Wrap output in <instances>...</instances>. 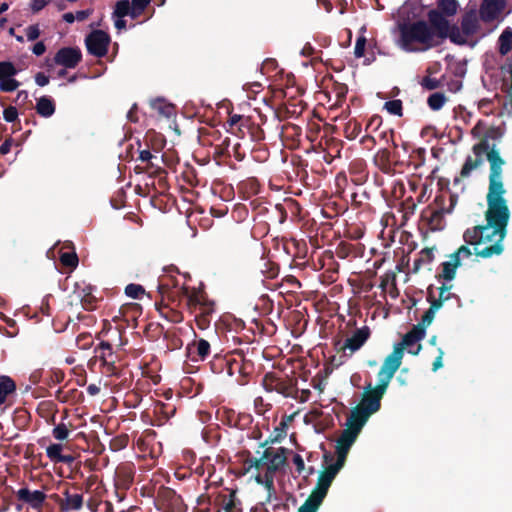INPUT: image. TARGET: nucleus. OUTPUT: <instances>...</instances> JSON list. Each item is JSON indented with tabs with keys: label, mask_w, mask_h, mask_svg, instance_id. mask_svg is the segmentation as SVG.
I'll list each match as a JSON object with an SVG mask.
<instances>
[{
	"label": "nucleus",
	"mask_w": 512,
	"mask_h": 512,
	"mask_svg": "<svg viewBox=\"0 0 512 512\" xmlns=\"http://www.w3.org/2000/svg\"><path fill=\"white\" fill-rule=\"evenodd\" d=\"M490 163L489 190L486 211L487 224L476 226L465 231L464 241L473 246L472 255L488 258L499 255L503 251L502 241L508 224L510 212L504 199L505 188L502 182V166L504 164L498 151L487 152Z\"/></svg>",
	"instance_id": "nucleus-1"
},
{
	"label": "nucleus",
	"mask_w": 512,
	"mask_h": 512,
	"mask_svg": "<svg viewBox=\"0 0 512 512\" xmlns=\"http://www.w3.org/2000/svg\"><path fill=\"white\" fill-rule=\"evenodd\" d=\"M374 414L360 404L351 410L350 416L347 419V428L341 433L336 444L337 460L326 467V469L319 475L316 488L312 491L311 495L305 503L299 508L298 512H317L319 506L324 500L331 483L334 478L344 466L347 454L351 446L356 441L362 428Z\"/></svg>",
	"instance_id": "nucleus-2"
},
{
	"label": "nucleus",
	"mask_w": 512,
	"mask_h": 512,
	"mask_svg": "<svg viewBox=\"0 0 512 512\" xmlns=\"http://www.w3.org/2000/svg\"><path fill=\"white\" fill-rule=\"evenodd\" d=\"M403 354L400 347L393 349L392 353L385 358L378 373L379 384L375 388L369 385V389L363 394L359 404L367 408L369 412L376 413L380 409L381 399L394 374L401 366Z\"/></svg>",
	"instance_id": "nucleus-3"
},
{
	"label": "nucleus",
	"mask_w": 512,
	"mask_h": 512,
	"mask_svg": "<svg viewBox=\"0 0 512 512\" xmlns=\"http://www.w3.org/2000/svg\"><path fill=\"white\" fill-rule=\"evenodd\" d=\"M399 34L398 46L406 52H424L437 46L436 34L423 20L400 25Z\"/></svg>",
	"instance_id": "nucleus-4"
},
{
	"label": "nucleus",
	"mask_w": 512,
	"mask_h": 512,
	"mask_svg": "<svg viewBox=\"0 0 512 512\" xmlns=\"http://www.w3.org/2000/svg\"><path fill=\"white\" fill-rule=\"evenodd\" d=\"M286 452L287 449L283 447L267 448L256 463L257 468H266L267 470L265 477L263 478L258 475L256 481L265 485L268 490L273 487V479L268 473L275 472L285 465L287 459Z\"/></svg>",
	"instance_id": "nucleus-5"
},
{
	"label": "nucleus",
	"mask_w": 512,
	"mask_h": 512,
	"mask_svg": "<svg viewBox=\"0 0 512 512\" xmlns=\"http://www.w3.org/2000/svg\"><path fill=\"white\" fill-rule=\"evenodd\" d=\"M17 73L18 70L12 62H0V91L14 92L19 88L20 82L15 79Z\"/></svg>",
	"instance_id": "nucleus-6"
},
{
	"label": "nucleus",
	"mask_w": 512,
	"mask_h": 512,
	"mask_svg": "<svg viewBox=\"0 0 512 512\" xmlns=\"http://www.w3.org/2000/svg\"><path fill=\"white\" fill-rule=\"evenodd\" d=\"M425 336V327L423 325H415L404 337L401 343H398L394 346L393 349L400 347L401 352L406 349L411 354H418L421 345L419 342Z\"/></svg>",
	"instance_id": "nucleus-7"
},
{
	"label": "nucleus",
	"mask_w": 512,
	"mask_h": 512,
	"mask_svg": "<svg viewBox=\"0 0 512 512\" xmlns=\"http://www.w3.org/2000/svg\"><path fill=\"white\" fill-rule=\"evenodd\" d=\"M472 256V250L463 245L454 254L450 256V259L443 263L442 276L445 280H452L455 277L456 269L462 264V261Z\"/></svg>",
	"instance_id": "nucleus-8"
},
{
	"label": "nucleus",
	"mask_w": 512,
	"mask_h": 512,
	"mask_svg": "<svg viewBox=\"0 0 512 512\" xmlns=\"http://www.w3.org/2000/svg\"><path fill=\"white\" fill-rule=\"evenodd\" d=\"M85 42L89 53L101 57L107 52L110 38L107 33L95 30L87 36Z\"/></svg>",
	"instance_id": "nucleus-9"
},
{
	"label": "nucleus",
	"mask_w": 512,
	"mask_h": 512,
	"mask_svg": "<svg viewBox=\"0 0 512 512\" xmlns=\"http://www.w3.org/2000/svg\"><path fill=\"white\" fill-rule=\"evenodd\" d=\"M428 19L430 22V27L433 29V32L436 34V44L439 45L440 42L448 37L449 33V22L447 19L441 14V12L437 10H431L428 13Z\"/></svg>",
	"instance_id": "nucleus-10"
},
{
	"label": "nucleus",
	"mask_w": 512,
	"mask_h": 512,
	"mask_svg": "<svg viewBox=\"0 0 512 512\" xmlns=\"http://www.w3.org/2000/svg\"><path fill=\"white\" fill-rule=\"evenodd\" d=\"M16 497L19 501L28 504L32 509H40L45 500L46 494L40 490H30L28 488H21L16 492Z\"/></svg>",
	"instance_id": "nucleus-11"
},
{
	"label": "nucleus",
	"mask_w": 512,
	"mask_h": 512,
	"mask_svg": "<svg viewBox=\"0 0 512 512\" xmlns=\"http://www.w3.org/2000/svg\"><path fill=\"white\" fill-rule=\"evenodd\" d=\"M81 57L82 55L79 49L62 48L56 53L54 61L58 65L71 69L78 65Z\"/></svg>",
	"instance_id": "nucleus-12"
},
{
	"label": "nucleus",
	"mask_w": 512,
	"mask_h": 512,
	"mask_svg": "<svg viewBox=\"0 0 512 512\" xmlns=\"http://www.w3.org/2000/svg\"><path fill=\"white\" fill-rule=\"evenodd\" d=\"M505 7V0H483L480 6V17L484 21L496 19Z\"/></svg>",
	"instance_id": "nucleus-13"
},
{
	"label": "nucleus",
	"mask_w": 512,
	"mask_h": 512,
	"mask_svg": "<svg viewBox=\"0 0 512 512\" xmlns=\"http://www.w3.org/2000/svg\"><path fill=\"white\" fill-rule=\"evenodd\" d=\"M370 331L368 327L357 329L350 337L345 340L343 349H349L351 353L359 350L368 340Z\"/></svg>",
	"instance_id": "nucleus-14"
},
{
	"label": "nucleus",
	"mask_w": 512,
	"mask_h": 512,
	"mask_svg": "<svg viewBox=\"0 0 512 512\" xmlns=\"http://www.w3.org/2000/svg\"><path fill=\"white\" fill-rule=\"evenodd\" d=\"M485 152V147L481 144L473 147L474 157H468L462 167L461 175L467 177L470 173L483 164L482 155Z\"/></svg>",
	"instance_id": "nucleus-15"
},
{
	"label": "nucleus",
	"mask_w": 512,
	"mask_h": 512,
	"mask_svg": "<svg viewBox=\"0 0 512 512\" xmlns=\"http://www.w3.org/2000/svg\"><path fill=\"white\" fill-rule=\"evenodd\" d=\"M188 352L193 361H203L210 353V344L200 339L188 346Z\"/></svg>",
	"instance_id": "nucleus-16"
},
{
	"label": "nucleus",
	"mask_w": 512,
	"mask_h": 512,
	"mask_svg": "<svg viewBox=\"0 0 512 512\" xmlns=\"http://www.w3.org/2000/svg\"><path fill=\"white\" fill-rule=\"evenodd\" d=\"M16 390L15 382L9 376H0V405L4 404L9 395Z\"/></svg>",
	"instance_id": "nucleus-17"
},
{
	"label": "nucleus",
	"mask_w": 512,
	"mask_h": 512,
	"mask_svg": "<svg viewBox=\"0 0 512 512\" xmlns=\"http://www.w3.org/2000/svg\"><path fill=\"white\" fill-rule=\"evenodd\" d=\"M65 499L61 508L65 511L80 510L83 506V496L81 494L64 493Z\"/></svg>",
	"instance_id": "nucleus-18"
},
{
	"label": "nucleus",
	"mask_w": 512,
	"mask_h": 512,
	"mask_svg": "<svg viewBox=\"0 0 512 512\" xmlns=\"http://www.w3.org/2000/svg\"><path fill=\"white\" fill-rule=\"evenodd\" d=\"M499 53L506 55L512 50V29L506 28L498 39Z\"/></svg>",
	"instance_id": "nucleus-19"
},
{
	"label": "nucleus",
	"mask_w": 512,
	"mask_h": 512,
	"mask_svg": "<svg viewBox=\"0 0 512 512\" xmlns=\"http://www.w3.org/2000/svg\"><path fill=\"white\" fill-rule=\"evenodd\" d=\"M461 28L465 36L474 34L478 29V19L475 14H467L463 17Z\"/></svg>",
	"instance_id": "nucleus-20"
},
{
	"label": "nucleus",
	"mask_w": 512,
	"mask_h": 512,
	"mask_svg": "<svg viewBox=\"0 0 512 512\" xmlns=\"http://www.w3.org/2000/svg\"><path fill=\"white\" fill-rule=\"evenodd\" d=\"M36 109L41 116L50 117L55 111V105L50 98L41 97L37 101Z\"/></svg>",
	"instance_id": "nucleus-21"
},
{
	"label": "nucleus",
	"mask_w": 512,
	"mask_h": 512,
	"mask_svg": "<svg viewBox=\"0 0 512 512\" xmlns=\"http://www.w3.org/2000/svg\"><path fill=\"white\" fill-rule=\"evenodd\" d=\"M292 421V416H287L281 420L279 425L275 427L272 434V441L279 442L281 441L287 434L288 423Z\"/></svg>",
	"instance_id": "nucleus-22"
},
{
	"label": "nucleus",
	"mask_w": 512,
	"mask_h": 512,
	"mask_svg": "<svg viewBox=\"0 0 512 512\" xmlns=\"http://www.w3.org/2000/svg\"><path fill=\"white\" fill-rule=\"evenodd\" d=\"M152 108L157 111L159 115L164 117H171L174 114V107L171 104H167L162 100H155L152 102Z\"/></svg>",
	"instance_id": "nucleus-23"
},
{
	"label": "nucleus",
	"mask_w": 512,
	"mask_h": 512,
	"mask_svg": "<svg viewBox=\"0 0 512 512\" xmlns=\"http://www.w3.org/2000/svg\"><path fill=\"white\" fill-rule=\"evenodd\" d=\"M438 7L442 13L453 16L457 13L458 2L456 0H440Z\"/></svg>",
	"instance_id": "nucleus-24"
},
{
	"label": "nucleus",
	"mask_w": 512,
	"mask_h": 512,
	"mask_svg": "<svg viewBox=\"0 0 512 512\" xmlns=\"http://www.w3.org/2000/svg\"><path fill=\"white\" fill-rule=\"evenodd\" d=\"M446 97L444 94L442 93H433L429 96L428 98V106L434 110V111H437V110H440L444 104L446 103Z\"/></svg>",
	"instance_id": "nucleus-25"
},
{
	"label": "nucleus",
	"mask_w": 512,
	"mask_h": 512,
	"mask_svg": "<svg viewBox=\"0 0 512 512\" xmlns=\"http://www.w3.org/2000/svg\"><path fill=\"white\" fill-rule=\"evenodd\" d=\"M62 449L61 444H51L46 448V455L51 461L58 463L63 455Z\"/></svg>",
	"instance_id": "nucleus-26"
},
{
	"label": "nucleus",
	"mask_w": 512,
	"mask_h": 512,
	"mask_svg": "<svg viewBox=\"0 0 512 512\" xmlns=\"http://www.w3.org/2000/svg\"><path fill=\"white\" fill-rule=\"evenodd\" d=\"M125 293L132 299H139L144 295V288L139 284H129L125 288Z\"/></svg>",
	"instance_id": "nucleus-27"
},
{
	"label": "nucleus",
	"mask_w": 512,
	"mask_h": 512,
	"mask_svg": "<svg viewBox=\"0 0 512 512\" xmlns=\"http://www.w3.org/2000/svg\"><path fill=\"white\" fill-rule=\"evenodd\" d=\"M384 108L391 115L402 116V102L400 100L387 101Z\"/></svg>",
	"instance_id": "nucleus-28"
},
{
	"label": "nucleus",
	"mask_w": 512,
	"mask_h": 512,
	"mask_svg": "<svg viewBox=\"0 0 512 512\" xmlns=\"http://www.w3.org/2000/svg\"><path fill=\"white\" fill-rule=\"evenodd\" d=\"M130 11V3L128 0H121L116 3L114 16L118 18H123L128 15Z\"/></svg>",
	"instance_id": "nucleus-29"
},
{
	"label": "nucleus",
	"mask_w": 512,
	"mask_h": 512,
	"mask_svg": "<svg viewBox=\"0 0 512 512\" xmlns=\"http://www.w3.org/2000/svg\"><path fill=\"white\" fill-rule=\"evenodd\" d=\"M70 430L65 424H58L53 429V436L57 440H65L68 438Z\"/></svg>",
	"instance_id": "nucleus-30"
},
{
	"label": "nucleus",
	"mask_w": 512,
	"mask_h": 512,
	"mask_svg": "<svg viewBox=\"0 0 512 512\" xmlns=\"http://www.w3.org/2000/svg\"><path fill=\"white\" fill-rule=\"evenodd\" d=\"M60 260L64 266H68V267H72V268L76 267L78 264V258L75 253H63L61 255Z\"/></svg>",
	"instance_id": "nucleus-31"
},
{
	"label": "nucleus",
	"mask_w": 512,
	"mask_h": 512,
	"mask_svg": "<svg viewBox=\"0 0 512 512\" xmlns=\"http://www.w3.org/2000/svg\"><path fill=\"white\" fill-rule=\"evenodd\" d=\"M28 41H34L40 36V29L38 25H30L25 30Z\"/></svg>",
	"instance_id": "nucleus-32"
},
{
	"label": "nucleus",
	"mask_w": 512,
	"mask_h": 512,
	"mask_svg": "<svg viewBox=\"0 0 512 512\" xmlns=\"http://www.w3.org/2000/svg\"><path fill=\"white\" fill-rule=\"evenodd\" d=\"M448 36L450 37V39L455 42V43H458V44H462L466 41V37L467 36H463L461 35V33L459 32V30L457 28H452L451 31L449 30V33H448Z\"/></svg>",
	"instance_id": "nucleus-33"
},
{
	"label": "nucleus",
	"mask_w": 512,
	"mask_h": 512,
	"mask_svg": "<svg viewBox=\"0 0 512 512\" xmlns=\"http://www.w3.org/2000/svg\"><path fill=\"white\" fill-rule=\"evenodd\" d=\"M3 117L7 122H14L18 117L17 109L13 106L6 108L3 112Z\"/></svg>",
	"instance_id": "nucleus-34"
},
{
	"label": "nucleus",
	"mask_w": 512,
	"mask_h": 512,
	"mask_svg": "<svg viewBox=\"0 0 512 512\" xmlns=\"http://www.w3.org/2000/svg\"><path fill=\"white\" fill-rule=\"evenodd\" d=\"M149 2L150 0H132L133 16L136 15V11L139 13L142 12L144 8L149 4Z\"/></svg>",
	"instance_id": "nucleus-35"
},
{
	"label": "nucleus",
	"mask_w": 512,
	"mask_h": 512,
	"mask_svg": "<svg viewBox=\"0 0 512 512\" xmlns=\"http://www.w3.org/2000/svg\"><path fill=\"white\" fill-rule=\"evenodd\" d=\"M321 414L322 412L319 409H313L304 416V422L306 424H311L316 421L321 416Z\"/></svg>",
	"instance_id": "nucleus-36"
},
{
	"label": "nucleus",
	"mask_w": 512,
	"mask_h": 512,
	"mask_svg": "<svg viewBox=\"0 0 512 512\" xmlns=\"http://www.w3.org/2000/svg\"><path fill=\"white\" fill-rule=\"evenodd\" d=\"M365 43H366V41L364 38H359L357 40L356 45H355L356 57H362L364 55Z\"/></svg>",
	"instance_id": "nucleus-37"
},
{
	"label": "nucleus",
	"mask_w": 512,
	"mask_h": 512,
	"mask_svg": "<svg viewBox=\"0 0 512 512\" xmlns=\"http://www.w3.org/2000/svg\"><path fill=\"white\" fill-rule=\"evenodd\" d=\"M47 5L46 0H33L31 3V9L33 12H39Z\"/></svg>",
	"instance_id": "nucleus-38"
},
{
	"label": "nucleus",
	"mask_w": 512,
	"mask_h": 512,
	"mask_svg": "<svg viewBox=\"0 0 512 512\" xmlns=\"http://www.w3.org/2000/svg\"><path fill=\"white\" fill-rule=\"evenodd\" d=\"M35 82L37 85H39L41 87L46 86L49 83V77L43 73H38L35 76Z\"/></svg>",
	"instance_id": "nucleus-39"
},
{
	"label": "nucleus",
	"mask_w": 512,
	"mask_h": 512,
	"mask_svg": "<svg viewBox=\"0 0 512 512\" xmlns=\"http://www.w3.org/2000/svg\"><path fill=\"white\" fill-rule=\"evenodd\" d=\"M46 51V46L44 45L43 42H37L33 48H32V52L37 55V56H40L42 54H44Z\"/></svg>",
	"instance_id": "nucleus-40"
},
{
	"label": "nucleus",
	"mask_w": 512,
	"mask_h": 512,
	"mask_svg": "<svg viewBox=\"0 0 512 512\" xmlns=\"http://www.w3.org/2000/svg\"><path fill=\"white\" fill-rule=\"evenodd\" d=\"M293 462L294 464L297 466V469L299 471L303 470L304 469V461L302 459V457L298 454H296L294 457H293Z\"/></svg>",
	"instance_id": "nucleus-41"
},
{
	"label": "nucleus",
	"mask_w": 512,
	"mask_h": 512,
	"mask_svg": "<svg viewBox=\"0 0 512 512\" xmlns=\"http://www.w3.org/2000/svg\"><path fill=\"white\" fill-rule=\"evenodd\" d=\"M89 15H90V11L89 10L77 11L75 13V19L79 20V21H82V20L86 19Z\"/></svg>",
	"instance_id": "nucleus-42"
},
{
	"label": "nucleus",
	"mask_w": 512,
	"mask_h": 512,
	"mask_svg": "<svg viewBox=\"0 0 512 512\" xmlns=\"http://www.w3.org/2000/svg\"><path fill=\"white\" fill-rule=\"evenodd\" d=\"M442 358H443V352L440 351L439 356L435 359V361L433 363V370L434 371L438 370L439 368H441L443 366Z\"/></svg>",
	"instance_id": "nucleus-43"
},
{
	"label": "nucleus",
	"mask_w": 512,
	"mask_h": 512,
	"mask_svg": "<svg viewBox=\"0 0 512 512\" xmlns=\"http://www.w3.org/2000/svg\"><path fill=\"white\" fill-rule=\"evenodd\" d=\"M99 348L103 351L102 355H101L102 358L106 357V355H107L106 351L110 352V350H111V346L108 342H101L99 345Z\"/></svg>",
	"instance_id": "nucleus-44"
},
{
	"label": "nucleus",
	"mask_w": 512,
	"mask_h": 512,
	"mask_svg": "<svg viewBox=\"0 0 512 512\" xmlns=\"http://www.w3.org/2000/svg\"><path fill=\"white\" fill-rule=\"evenodd\" d=\"M87 392H88L91 396H95V395H97V394L100 392V388H99V386H97L96 384H90V385L87 387Z\"/></svg>",
	"instance_id": "nucleus-45"
},
{
	"label": "nucleus",
	"mask_w": 512,
	"mask_h": 512,
	"mask_svg": "<svg viewBox=\"0 0 512 512\" xmlns=\"http://www.w3.org/2000/svg\"><path fill=\"white\" fill-rule=\"evenodd\" d=\"M10 147H11V143L9 141H5L1 146H0V152L1 154L5 155L7 153H9L10 151Z\"/></svg>",
	"instance_id": "nucleus-46"
},
{
	"label": "nucleus",
	"mask_w": 512,
	"mask_h": 512,
	"mask_svg": "<svg viewBox=\"0 0 512 512\" xmlns=\"http://www.w3.org/2000/svg\"><path fill=\"white\" fill-rule=\"evenodd\" d=\"M115 27L118 29V30H123L125 29L126 27V22L125 20H123V18H118L115 20Z\"/></svg>",
	"instance_id": "nucleus-47"
},
{
	"label": "nucleus",
	"mask_w": 512,
	"mask_h": 512,
	"mask_svg": "<svg viewBox=\"0 0 512 512\" xmlns=\"http://www.w3.org/2000/svg\"><path fill=\"white\" fill-rule=\"evenodd\" d=\"M151 158H152V154H151V152H150V151H148V150H143V151H141V152H140V159H141L142 161H148V160H150Z\"/></svg>",
	"instance_id": "nucleus-48"
},
{
	"label": "nucleus",
	"mask_w": 512,
	"mask_h": 512,
	"mask_svg": "<svg viewBox=\"0 0 512 512\" xmlns=\"http://www.w3.org/2000/svg\"><path fill=\"white\" fill-rule=\"evenodd\" d=\"M74 461V457L71 455H62L58 463L70 464Z\"/></svg>",
	"instance_id": "nucleus-49"
},
{
	"label": "nucleus",
	"mask_w": 512,
	"mask_h": 512,
	"mask_svg": "<svg viewBox=\"0 0 512 512\" xmlns=\"http://www.w3.org/2000/svg\"><path fill=\"white\" fill-rule=\"evenodd\" d=\"M63 19L67 22V23H72L74 22L76 19H75V14L69 12V13H65L63 15Z\"/></svg>",
	"instance_id": "nucleus-50"
},
{
	"label": "nucleus",
	"mask_w": 512,
	"mask_h": 512,
	"mask_svg": "<svg viewBox=\"0 0 512 512\" xmlns=\"http://www.w3.org/2000/svg\"><path fill=\"white\" fill-rule=\"evenodd\" d=\"M432 321V316L429 315V312H427L423 317V326L426 327V325H429Z\"/></svg>",
	"instance_id": "nucleus-51"
},
{
	"label": "nucleus",
	"mask_w": 512,
	"mask_h": 512,
	"mask_svg": "<svg viewBox=\"0 0 512 512\" xmlns=\"http://www.w3.org/2000/svg\"><path fill=\"white\" fill-rule=\"evenodd\" d=\"M8 9V4L7 3H2L0 5V15L5 12L6 10Z\"/></svg>",
	"instance_id": "nucleus-52"
},
{
	"label": "nucleus",
	"mask_w": 512,
	"mask_h": 512,
	"mask_svg": "<svg viewBox=\"0 0 512 512\" xmlns=\"http://www.w3.org/2000/svg\"><path fill=\"white\" fill-rule=\"evenodd\" d=\"M375 121L379 123V122H380V118H378V117H374V118H372V119L370 120V122H369V125H371V124H372L373 122H375Z\"/></svg>",
	"instance_id": "nucleus-53"
},
{
	"label": "nucleus",
	"mask_w": 512,
	"mask_h": 512,
	"mask_svg": "<svg viewBox=\"0 0 512 512\" xmlns=\"http://www.w3.org/2000/svg\"><path fill=\"white\" fill-rule=\"evenodd\" d=\"M239 118H240V117H239V116H237V115L232 116V117H231V121H232V123H236V122L238 121V119H239Z\"/></svg>",
	"instance_id": "nucleus-54"
},
{
	"label": "nucleus",
	"mask_w": 512,
	"mask_h": 512,
	"mask_svg": "<svg viewBox=\"0 0 512 512\" xmlns=\"http://www.w3.org/2000/svg\"><path fill=\"white\" fill-rule=\"evenodd\" d=\"M15 37H16V40H17L18 42H23V41H24L23 36H19V35H17V36H15Z\"/></svg>",
	"instance_id": "nucleus-55"
},
{
	"label": "nucleus",
	"mask_w": 512,
	"mask_h": 512,
	"mask_svg": "<svg viewBox=\"0 0 512 512\" xmlns=\"http://www.w3.org/2000/svg\"><path fill=\"white\" fill-rule=\"evenodd\" d=\"M9 33H10L11 35H13V34H14V29H13V28H11V29L9 30Z\"/></svg>",
	"instance_id": "nucleus-56"
},
{
	"label": "nucleus",
	"mask_w": 512,
	"mask_h": 512,
	"mask_svg": "<svg viewBox=\"0 0 512 512\" xmlns=\"http://www.w3.org/2000/svg\"><path fill=\"white\" fill-rule=\"evenodd\" d=\"M59 75H60V76H63V75H64V71H61V72L59 73Z\"/></svg>",
	"instance_id": "nucleus-57"
}]
</instances>
